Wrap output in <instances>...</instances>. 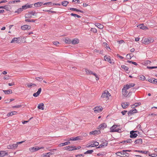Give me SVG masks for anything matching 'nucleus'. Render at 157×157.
Segmentation results:
<instances>
[{
    "label": "nucleus",
    "mask_w": 157,
    "mask_h": 157,
    "mask_svg": "<svg viewBox=\"0 0 157 157\" xmlns=\"http://www.w3.org/2000/svg\"><path fill=\"white\" fill-rule=\"evenodd\" d=\"M130 150H123L122 151H118L117 152L116 154L118 156L120 157H128L130 154L127 153V152L131 151Z\"/></svg>",
    "instance_id": "1"
},
{
    "label": "nucleus",
    "mask_w": 157,
    "mask_h": 157,
    "mask_svg": "<svg viewBox=\"0 0 157 157\" xmlns=\"http://www.w3.org/2000/svg\"><path fill=\"white\" fill-rule=\"evenodd\" d=\"M44 148V147H30L29 148V150L31 152H34L35 151H38L39 150H40L41 149H43Z\"/></svg>",
    "instance_id": "2"
},
{
    "label": "nucleus",
    "mask_w": 157,
    "mask_h": 157,
    "mask_svg": "<svg viewBox=\"0 0 157 157\" xmlns=\"http://www.w3.org/2000/svg\"><path fill=\"white\" fill-rule=\"evenodd\" d=\"M103 109V108L100 106H96L94 108V109L95 113H99L101 112Z\"/></svg>",
    "instance_id": "3"
},
{
    "label": "nucleus",
    "mask_w": 157,
    "mask_h": 157,
    "mask_svg": "<svg viewBox=\"0 0 157 157\" xmlns=\"http://www.w3.org/2000/svg\"><path fill=\"white\" fill-rule=\"evenodd\" d=\"M110 94L107 90H105L104 93H103L101 95V97L102 98H108L109 96H110Z\"/></svg>",
    "instance_id": "4"
},
{
    "label": "nucleus",
    "mask_w": 157,
    "mask_h": 157,
    "mask_svg": "<svg viewBox=\"0 0 157 157\" xmlns=\"http://www.w3.org/2000/svg\"><path fill=\"white\" fill-rule=\"evenodd\" d=\"M20 41H21V40H20V37H15L12 39L10 43H14L19 44L20 43Z\"/></svg>",
    "instance_id": "5"
},
{
    "label": "nucleus",
    "mask_w": 157,
    "mask_h": 157,
    "mask_svg": "<svg viewBox=\"0 0 157 157\" xmlns=\"http://www.w3.org/2000/svg\"><path fill=\"white\" fill-rule=\"evenodd\" d=\"M107 127V124L105 123H103L101 124L97 127V129L100 130L101 129H104Z\"/></svg>",
    "instance_id": "6"
},
{
    "label": "nucleus",
    "mask_w": 157,
    "mask_h": 157,
    "mask_svg": "<svg viewBox=\"0 0 157 157\" xmlns=\"http://www.w3.org/2000/svg\"><path fill=\"white\" fill-rule=\"evenodd\" d=\"M135 132V131L133 130L130 132V138H135L137 136V134Z\"/></svg>",
    "instance_id": "7"
},
{
    "label": "nucleus",
    "mask_w": 157,
    "mask_h": 157,
    "mask_svg": "<svg viewBox=\"0 0 157 157\" xmlns=\"http://www.w3.org/2000/svg\"><path fill=\"white\" fill-rule=\"evenodd\" d=\"M18 145L16 144H12L7 146V148L11 149H15L17 148Z\"/></svg>",
    "instance_id": "8"
},
{
    "label": "nucleus",
    "mask_w": 157,
    "mask_h": 157,
    "mask_svg": "<svg viewBox=\"0 0 157 157\" xmlns=\"http://www.w3.org/2000/svg\"><path fill=\"white\" fill-rule=\"evenodd\" d=\"M104 59L105 60L109 62L110 63L113 64L114 62L111 60L110 57L109 56H107V55H105L104 57Z\"/></svg>",
    "instance_id": "9"
},
{
    "label": "nucleus",
    "mask_w": 157,
    "mask_h": 157,
    "mask_svg": "<svg viewBox=\"0 0 157 157\" xmlns=\"http://www.w3.org/2000/svg\"><path fill=\"white\" fill-rule=\"evenodd\" d=\"M33 4L29 5L28 4V3H27L24 6H22V7L23 10H25L28 8L32 7H33Z\"/></svg>",
    "instance_id": "10"
},
{
    "label": "nucleus",
    "mask_w": 157,
    "mask_h": 157,
    "mask_svg": "<svg viewBox=\"0 0 157 157\" xmlns=\"http://www.w3.org/2000/svg\"><path fill=\"white\" fill-rule=\"evenodd\" d=\"M31 26L27 25H24L21 27V29L23 30H28L31 29Z\"/></svg>",
    "instance_id": "11"
},
{
    "label": "nucleus",
    "mask_w": 157,
    "mask_h": 157,
    "mask_svg": "<svg viewBox=\"0 0 157 157\" xmlns=\"http://www.w3.org/2000/svg\"><path fill=\"white\" fill-rule=\"evenodd\" d=\"M101 133V131L100 130H95L92 132H91L90 133V135H96V134H99Z\"/></svg>",
    "instance_id": "12"
},
{
    "label": "nucleus",
    "mask_w": 157,
    "mask_h": 157,
    "mask_svg": "<svg viewBox=\"0 0 157 157\" xmlns=\"http://www.w3.org/2000/svg\"><path fill=\"white\" fill-rule=\"evenodd\" d=\"M149 39L147 38H145L144 39H143L141 40V42L145 44H149Z\"/></svg>",
    "instance_id": "13"
},
{
    "label": "nucleus",
    "mask_w": 157,
    "mask_h": 157,
    "mask_svg": "<svg viewBox=\"0 0 157 157\" xmlns=\"http://www.w3.org/2000/svg\"><path fill=\"white\" fill-rule=\"evenodd\" d=\"M135 85V84L134 83H130L126 84L124 87L126 89H128L134 86Z\"/></svg>",
    "instance_id": "14"
},
{
    "label": "nucleus",
    "mask_w": 157,
    "mask_h": 157,
    "mask_svg": "<svg viewBox=\"0 0 157 157\" xmlns=\"http://www.w3.org/2000/svg\"><path fill=\"white\" fill-rule=\"evenodd\" d=\"M137 27L141 29H148V27L147 26H144L143 24H140L139 25L137 26Z\"/></svg>",
    "instance_id": "15"
},
{
    "label": "nucleus",
    "mask_w": 157,
    "mask_h": 157,
    "mask_svg": "<svg viewBox=\"0 0 157 157\" xmlns=\"http://www.w3.org/2000/svg\"><path fill=\"white\" fill-rule=\"evenodd\" d=\"M8 155V152L5 151H0V157H3L5 155Z\"/></svg>",
    "instance_id": "16"
},
{
    "label": "nucleus",
    "mask_w": 157,
    "mask_h": 157,
    "mask_svg": "<svg viewBox=\"0 0 157 157\" xmlns=\"http://www.w3.org/2000/svg\"><path fill=\"white\" fill-rule=\"evenodd\" d=\"M127 89L125 88V87H124L122 89V94L123 95L125 96L127 95L128 93V91L127 90Z\"/></svg>",
    "instance_id": "17"
},
{
    "label": "nucleus",
    "mask_w": 157,
    "mask_h": 157,
    "mask_svg": "<svg viewBox=\"0 0 157 157\" xmlns=\"http://www.w3.org/2000/svg\"><path fill=\"white\" fill-rule=\"evenodd\" d=\"M72 141L79 140H82V136H78L76 137H72Z\"/></svg>",
    "instance_id": "18"
},
{
    "label": "nucleus",
    "mask_w": 157,
    "mask_h": 157,
    "mask_svg": "<svg viewBox=\"0 0 157 157\" xmlns=\"http://www.w3.org/2000/svg\"><path fill=\"white\" fill-rule=\"evenodd\" d=\"M118 126V125H116V124L113 125L110 128V132H113L114 131H114L116 129V128Z\"/></svg>",
    "instance_id": "19"
},
{
    "label": "nucleus",
    "mask_w": 157,
    "mask_h": 157,
    "mask_svg": "<svg viewBox=\"0 0 157 157\" xmlns=\"http://www.w3.org/2000/svg\"><path fill=\"white\" fill-rule=\"evenodd\" d=\"M43 4V3L41 2H38L34 4V5L35 7H37L41 6Z\"/></svg>",
    "instance_id": "20"
},
{
    "label": "nucleus",
    "mask_w": 157,
    "mask_h": 157,
    "mask_svg": "<svg viewBox=\"0 0 157 157\" xmlns=\"http://www.w3.org/2000/svg\"><path fill=\"white\" fill-rule=\"evenodd\" d=\"M44 104L43 103H41L38 105L37 106V108L38 109L44 110Z\"/></svg>",
    "instance_id": "21"
},
{
    "label": "nucleus",
    "mask_w": 157,
    "mask_h": 157,
    "mask_svg": "<svg viewBox=\"0 0 157 157\" xmlns=\"http://www.w3.org/2000/svg\"><path fill=\"white\" fill-rule=\"evenodd\" d=\"M142 140L141 139H139L136 140L134 143L135 144H141L142 143Z\"/></svg>",
    "instance_id": "22"
},
{
    "label": "nucleus",
    "mask_w": 157,
    "mask_h": 157,
    "mask_svg": "<svg viewBox=\"0 0 157 157\" xmlns=\"http://www.w3.org/2000/svg\"><path fill=\"white\" fill-rule=\"evenodd\" d=\"M134 151L135 152H137L141 153L143 154H148V153H149V152L148 151L135 150Z\"/></svg>",
    "instance_id": "23"
},
{
    "label": "nucleus",
    "mask_w": 157,
    "mask_h": 157,
    "mask_svg": "<svg viewBox=\"0 0 157 157\" xmlns=\"http://www.w3.org/2000/svg\"><path fill=\"white\" fill-rule=\"evenodd\" d=\"M141 104V103L139 102L136 103L133 105H131V107L133 109H134V108H135L136 107H137L138 106L140 105Z\"/></svg>",
    "instance_id": "24"
},
{
    "label": "nucleus",
    "mask_w": 157,
    "mask_h": 157,
    "mask_svg": "<svg viewBox=\"0 0 157 157\" xmlns=\"http://www.w3.org/2000/svg\"><path fill=\"white\" fill-rule=\"evenodd\" d=\"M4 6L5 8L4 9L8 11H10V10H11L12 8L11 6L9 5H5Z\"/></svg>",
    "instance_id": "25"
},
{
    "label": "nucleus",
    "mask_w": 157,
    "mask_h": 157,
    "mask_svg": "<svg viewBox=\"0 0 157 157\" xmlns=\"http://www.w3.org/2000/svg\"><path fill=\"white\" fill-rule=\"evenodd\" d=\"M70 144V142L69 141H67L66 142L61 143L59 144V147H61L65 145H66Z\"/></svg>",
    "instance_id": "26"
},
{
    "label": "nucleus",
    "mask_w": 157,
    "mask_h": 157,
    "mask_svg": "<svg viewBox=\"0 0 157 157\" xmlns=\"http://www.w3.org/2000/svg\"><path fill=\"white\" fill-rule=\"evenodd\" d=\"M79 42V40L78 39H74L71 41V43L73 44H75L78 43Z\"/></svg>",
    "instance_id": "27"
},
{
    "label": "nucleus",
    "mask_w": 157,
    "mask_h": 157,
    "mask_svg": "<svg viewBox=\"0 0 157 157\" xmlns=\"http://www.w3.org/2000/svg\"><path fill=\"white\" fill-rule=\"evenodd\" d=\"M3 91L5 94H12V90L10 89L7 90H3Z\"/></svg>",
    "instance_id": "28"
},
{
    "label": "nucleus",
    "mask_w": 157,
    "mask_h": 157,
    "mask_svg": "<svg viewBox=\"0 0 157 157\" xmlns=\"http://www.w3.org/2000/svg\"><path fill=\"white\" fill-rule=\"evenodd\" d=\"M157 79H155L153 80H152V79L150 78L148 80H146V81L148 80V82H150L152 83L153 84H156V81L157 80Z\"/></svg>",
    "instance_id": "29"
},
{
    "label": "nucleus",
    "mask_w": 157,
    "mask_h": 157,
    "mask_svg": "<svg viewBox=\"0 0 157 157\" xmlns=\"http://www.w3.org/2000/svg\"><path fill=\"white\" fill-rule=\"evenodd\" d=\"M132 142V140L130 139H128L125 140H123L120 143L122 144H124L126 143H131Z\"/></svg>",
    "instance_id": "30"
},
{
    "label": "nucleus",
    "mask_w": 157,
    "mask_h": 157,
    "mask_svg": "<svg viewBox=\"0 0 157 157\" xmlns=\"http://www.w3.org/2000/svg\"><path fill=\"white\" fill-rule=\"evenodd\" d=\"M23 9L22 8H20L17 10L15 11V13H17L18 14L20 13L23 10Z\"/></svg>",
    "instance_id": "31"
},
{
    "label": "nucleus",
    "mask_w": 157,
    "mask_h": 157,
    "mask_svg": "<svg viewBox=\"0 0 157 157\" xmlns=\"http://www.w3.org/2000/svg\"><path fill=\"white\" fill-rule=\"evenodd\" d=\"M96 25L100 29H102L103 27V25L99 23H96Z\"/></svg>",
    "instance_id": "32"
},
{
    "label": "nucleus",
    "mask_w": 157,
    "mask_h": 157,
    "mask_svg": "<svg viewBox=\"0 0 157 157\" xmlns=\"http://www.w3.org/2000/svg\"><path fill=\"white\" fill-rule=\"evenodd\" d=\"M65 42L67 44H70L71 43V40L68 38L66 39L65 40Z\"/></svg>",
    "instance_id": "33"
},
{
    "label": "nucleus",
    "mask_w": 157,
    "mask_h": 157,
    "mask_svg": "<svg viewBox=\"0 0 157 157\" xmlns=\"http://www.w3.org/2000/svg\"><path fill=\"white\" fill-rule=\"evenodd\" d=\"M103 45L107 49H108V48L110 49L109 45L107 44L106 43L104 42L103 43Z\"/></svg>",
    "instance_id": "34"
},
{
    "label": "nucleus",
    "mask_w": 157,
    "mask_h": 157,
    "mask_svg": "<svg viewBox=\"0 0 157 157\" xmlns=\"http://www.w3.org/2000/svg\"><path fill=\"white\" fill-rule=\"evenodd\" d=\"M27 86L29 88V87H31L32 86H36V85L35 84L33 83H28L27 84Z\"/></svg>",
    "instance_id": "35"
},
{
    "label": "nucleus",
    "mask_w": 157,
    "mask_h": 157,
    "mask_svg": "<svg viewBox=\"0 0 157 157\" xmlns=\"http://www.w3.org/2000/svg\"><path fill=\"white\" fill-rule=\"evenodd\" d=\"M94 151L93 150H87L86 152L84 153L85 154H91Z\"/></svg>",
    "instance_id": "36"
},
{
    "label": "nucleus",
    "mask_w": 157,
    "mask_h": 157,
    "mask_svg": "<svg viewBox=\"0 0 157 157\" xmlns=\"http://www.w3.org/2000/svg\"><path fill=\"white\" fill-rule=\"evenodd\" d=\"M140 77V78L139 79L141 80L144 81L146 79L145 77L142 75H140L139 76H138V77Z\"/></svg>",
    "instance_id": "37"
},
{
    "label": "nucleus",
    "mask_w": 157,
    "mask_h": 157,
    "mask_svg": "<svg viewBox=\"0 0 157 157\" xmlns=\"http://www.w3.org/2000/svg\"><path fill=\"white\" fill-rule=\"evenodd\" d=\"M71 15L72 16H74L75 17H77L78 18H80L81 17L78 14L73 13H71Z\"/></svg>",
    "instance_id": "38"
},
{
    "label": "nucleus",
    "mask_w": 157,
    "mask_h": 157,
    "mask_svg": "<svg viewBox=\"0 0 157 157\" xmlns=\"http://www.w3.org/2000/svg\"><path fill=\"white\" fill-rule=\"evenodd\" d=\"M53 154H54V153L53 151L50 152H49L45 153V155L44 156H43L45 157L47 155H48V156H50V155H52Z\"/></svg>",
    "instance_id": "39"
},
{
    "label": "nucleus",
    "mask_w": 157,
    "mask_h": 157,
    "mask_svg": "<svg viewBox=\"0 0 157 157\" xmlns=\"http://www.w3.org/2000/svg\"><path fill=\"white\" fill-rule=\"evenodd\" d=\"M134 114L133 111L132 109H131L128 111V114L129 116H130Z\"/></svg>",
    "instance_id": "40"
},
{
    "label": "nucleus",
    "mask_w": 157,
    "mask_h": 157,
    "mask_svg": "<svg viewBox=\"0 0 157 157\" xmlns=\"http://www.w3.org/2000/svg\"><path fill=\"white\" fill-rule=\"evenodd\" d=\"M21 2L20 0H15L9 1L8 2V4H10L11 3H15L16 2Z\"/></svg>",
    "instance_id": "41"
},
{
    "label": "nucleus",
    "mask_w": 157,
    "mask_h": 157,
    "mask_svg": "<svg viewBox=\"0 0 157 157\" xmlns=\"http://www.w3.org/2000/svg\"><path fill=\"white\" fill-rule=\"evenodd\" d=\"M121 67L122 69H124L126 71H128L129 69L128 67L124 65H122Z\"/></svg>",
    "instance_id": "42"
},
{
    "label": "nucleus",
    "mask_w": 157,
    "mask_h": 157,
    "mask_svg": "<svg viewBox=\"0 0 157 157\" xmlns=\"http://www.w3.org/2000/svg\"><path fill=\"white\" fill-rule=\"evenodd\" d=\"M86 74L87 75H92L93 74V72L91 71L88 70V69H86Z\"/></svg>",
    "instance_id": "43"
},
{
    "label": "nucleus",
    "mask_w": 157,
    "mask_h": 157,
    "mask_svg": "<svg viewBox=\"0 0 157 157\" xmlns=\"http://www.w3.org/2000/svg\"><path fill=\"white\" fill-rule=\"evenodd\" d=\"M62 5L63 6H67L69 2L67 1H63L62 2Z\"/></svg>",
    "instance_id": "44"
},
{
    "label": "nucleus",
    "mask_w": 157,
    "mask_h": 157,
    "mask_svg": "<svg viewBox=\"0 0 157 157\" xmlns=\"http://www.w3.org/2000/svg\"><path fill=\"white\" fill-rule=\"evenodd\" d=\"M139 87H135L132 88L131 90V91H130V93H132V92H135L136 90Z\"/></svg>",
    "instance_id": "45"
},
{
    "label": "nucleus",
    "mask_w": 157,
    "mask_h": 157,
    "mask_svg": "<svg viewBox=\"0 0 157 157\" xmlns=\"http://www.w3.org/2000/svg\"><path fill=\"white\" fill-rule=\"evenodd\" d=\"M127 62L128 63H132V64H133L136 66L138 65V64L136 63L135 62H134V61H132L128 60L127 61Z\"/></svg>",
    "instance_id": "46"
},
{
    "label": "nucleus",
    "mask_w": 157,
    "mask_h": 157,
    "mask_svg": "<svg viewBox=\"0 0 157 157\" xmlns=\"http://www.w3.org/2000/svg\"><path fill=\"white\" fill-rule=\"evenodd\" d=\"M25 18H31L32 17V15L29 13L28 14H26L25 15Z\"/></svg>",
    "instance_id": "47"
},
{
    "label": "nucleus",
    "mask_w": 157,
    "mask_h": 157,
    "mask_svg": "<svg viewBox=\"0 0 157 157\" xmlns=\"http://www.w3.org/2000/svg\"><path fill=\"white\" fill-rule=\"evenodd\" d=\"M36 20V19L34 20L33 19L30 20L29 19H26L25 20V21L26 22H35Z\"/></svg>",
    "instance_id": "48"
},
{
    "label": "nucleus",
    "mask_w": 157,
    "mask_h": 157,
    "mask_svg": "<svg viewBox=\"0 0 157 157\" xmlns=\"http://www.w3.org/2000/svg\"><path fill=\"white\" fill-rule=\"evenodd\" d=\"M29 13H30L31 15L32 14L33 16H36V13L35 11H30L28 12Z\"/></svg>",
    "instance_id": "49"
},
{
    "label": "nucleus",
    "mask_w": 157,
    "mask_h": 157,
    "mask_svg": "<svg viewBox=\"0 0 157 157\" xmlns=\"http://www.w3.org/2000/svg\"><path fill=\"white\" fill-rule=\"evenodd\" d=\"M36 79L38 81H41L43 79V77L42 76L40 77H37L36 78Z\"/></svg>",
    "instance_id": "50"
},
{
    "label": "nucleus",
    "mask_w": 157,
    "mask_h": 157,
    "mask_svg": "<svg viewBox=\"0 0 157 157\" xmlns=\"http://www.w3.org/2000/svg\"><path fill=\"white\" fill-rule=\"evenodd\" d=\"M122 107L123 109H125L127 108V106L125 105V102H122L121 104Z\"/></svg>",
    "instance_id": "51"
},
{
    "label": "nucleus",
    "mask_w": 157,
    "mask_h": 157,
    "mask_svg": "<svg viewBox=\"0 0 157 157\" xmlns=\"http://www.w3.org/2000/svg\"><path fill=\"white\" fill-rule=\"evenodd\" d=\"M22 106H24L23 105H15L13 106L12 107L13 108H20L22 107Z\"/></svg>",
    "instance_id": "52"
},
{
    "label": "nucleus",
    "mask_w": 157,
    "mask_h": 157,
    "mask_svg": "<svg viewBox=\"0 0 157 157\" xmlns=\"http://www.w3.org/2000/svg\"><path fill=\"white\" fill-rule=\"evenodd\" d=\"M113 132H118V133H120L121 132V129L118 128L116 129L114 131H113Z\"/></svg>",
    "instance_id": "53"
},
{
    "label": "nucleus",
    "mask_w": 157,
    "mask_h": 157,
    "mask_svg": "<svg viewBox=\"0 0 157 157\" xmlns=\"http://www.w3.org/2000/svg\"><path fill=\"white\" fill-rule=\"evenodd\" d=\"M40 94L37 91L36 92L34 93L33 94V96H34L35 97H37L38 96H39Z\"/></svg>",
    "instance_id": "54"
},
{
    "label": "nucleus",
    "mask_w": 157,
    "mask_h": 157,
    "mask_svg": "<svg viewBox=\"0 0 157 157\" xmlns=\"http://www.w3.org/2000/svg\"><path fill=\"white\" fill-rule=\"evenodd\" d=\"M105 155V153L104 152H102L101 153H99L97 154V155L98 156L101 155Z\"/></svg>",
    "instance_id": "55"
},
{
    "label": "nucleus",
    "mask_w": 157,
    "mask_h": 157,
    "mask_svg": "<svg viewBox=\"0 0 157 157\" xmlns=\"http://www.w3.org/2000/svg\"><path fill=\"white\" fill-rule=\"evenodd\" d=\"M102 144H103L104 147L105 146H106L108 144V141L105 140H104V141H103V143Z\"/></svg>",
    "instance_id": "56"
},
{
    "label": "nucleus",
    "mask_w": 157,
    "mask_h": 157,
    "mask_svg": "<svg viewBox=\"0 0 157 157\" xmlns=\"http://www.w3.org/2000/svg\"><path fill=\"white\" fill-rule=\"evenodd\" d=\"M147 69H150L157 68V66H152V67L147 66Z\"/></svg>",
    "instance_id": "57"
},
{
    "label": "nucleus",
    "mask_w": 157,
    "mask_h": 157,
    "mask_svg": "<svg viewBox=\"0 0 157 157\" xmlns=\"http://www.w3.org/2000/svg\"><path fill=\"white\" fill-rule=\"evenodd\" d=\"M91 30L94 33H96L97 32V30L95 28H91Z\"/></svg>",
    "instance_id": "58"
},
{
    "label": "nucleus",
    "mask_w": 157,
    "mask_h": 157,
    "mask_svg": "<svg viewBox=\"0 0 157 157\" xmlns=\"http://www.w3.org/2000/svg\"><path fill=\"white\" fill-rule=\"evenodd\" d=\"M149 155V156H151V157H157V155H155V154H151L150 153V152H149V153L148 154Z\"/></svg>",
    "instance_id": "59"
},
{
    "label": "nucleus",
    "mask_w": 157,
    "mask_h": 157,
    "mask_svg": "<svg viewBox=\"0 0 157 157\" xmlns=\"http://www.w3.org/2000/svg\"><path fill=\"white\" fill-rule=\"evenodd\" d=\"M127 57L128 59H130L132 56H131L130 54H128L127 55Z\"/></svg>",
    "instance_id": "60"
},
{
    "label": "nucleus",
    "mask_w": 157,
    "mask_h": 157,
    "mask_svg": "<svg viewBox=\"0 0 157 157\" xmlns=\"http://www.w3.org/2000/svg\"><path fill=\"white\" fill-rule=\"evenodd\" d=\"M117 42H118L119 44H121L122 43H124V41L123 40H118L117 41Z\"/></svg>",
    "instance_id": "61"
},
{
    "label": "nucleus",
    "mask_w": 157,
    "mask_h": 157,
    "mask_svg": "<svg viewBox=\"0 0 157 157\" xmlns=\"http://www.w3.org/2000/svg\"><path fill=\"white\" fill-rule=\"evenodd\" d=\"M13 115V113H12V112H11L10 113H9L7 114V117H9L10 116H12Z\"/></svg>",
    "instance_id": "62"
},
{
    "label": "nucleus",
    "mask_w": 157,
    "mask_h": 157,
    "mask_svg": "<svg viewBox=\"0 0 157 157\" xmlns=\"http://www.w3.org/2000/svg\"><path fill=\"white\" fill-rule=\"evenodd\" d=\"M10 78V76L9 75H5L4 77V79H8L9 78Z\"/></svg>",
    "instance_id": "63"
},
{
    "label": "nucleus",
    "mask_w": 157,
    "mask_h": 157,
    "mask_svg": "<svg viewBox=\"0 0 157 157\" xmlns=\"http://www.w3.org/2000/svg\"><path fill=\"white\" fill-rule=\"evenodd\" d=\"M127 112V110H124L121 112V113L123 115H124Z\"/></svg>",
    "instance_id": "64"
}]
</instances>
